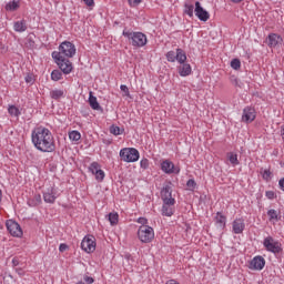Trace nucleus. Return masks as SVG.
Here are the masks:
<instances>
[{
	"mask_svg": "<svg viewBox=\"0 0 284 284\" xmlns=\"http://www.w3.org/2000/svg\"><path fill=\"white\" fill-rule=\"evenodd\" d=\"M31 139L34 148H37L40 152H54L57 150L54 136L47 128H37L34 131H32Z\"/></svg>",
	"mask_w": 284,
	"mask_h": 284,
	"instance_id": "1",
	"label": "nucleus"
},
{
	"mask_svg": "<svg viewBox=\"0 0 284 284\" xmlns=\"http://www.w3.org/2000/svg\"><path fill=\"white\" fill-rule=\"evenodd\" d=\"M77 54V48L70 41H64L60 44L59 51L52 52V59H72Z\"/></svg>",
	"mask_w": 284,
	"mask_h": 284,
	"instance_id": "2",
	"label": "nucleus"
},
{
	"mask_svg": "<svg viewBox=\"0 0 284 284\" xmlns=\"http://www.w3.org/2000/svg\"><path fill=\"white\" fill-rule=\"evenodd\" d=\"M122 34L133 48H143V45L148 44V37L143 32L123 31Z\"/></svg>",
	"mask_w": 284,
	"mask_h": 284,
	"instance_id": "3",
	"label": "nucleus"
},
{
	"mask_svg": "<svg viewBox=\"0 0 284 284\" xmlns=\"http://www.w3.org/2000/svg\"><path fill=\"white\" fill-rule=\"evenodd\" d=\"M138 239L141 243H152L154 241V229L150 225H142L138 230Z\"/></svg>",
	"mask_w": 284,
	"mask_h": 284,
	"instance_id": "4",
	"label": "nucleus"
},
{
	"mask_svg": "<svg viewBox=\"0 0 284 284\" xmlns=\"http://www.w3.org/2000/svg\"><path fill=\"white\" fill-rule=\"evenodd\" d=\"M120 156L122 161H125V163H134L139 159V150L134 148L122 149L120 151Z\"/></svg>",
	"mask_w": 284,
	"mask_h": 284,
	"instance_id": "5",
	"label": "nucleus"
},
{
	"mask_svg": "<svg viewBox=\"0 0 284 284\" xmlns=\"http://www.w3.org/2000/svg\"><path fill=\"white\" fill-rule=\"evenodd\" d=\"M264 247L267 252H272L273 254L281 253V243L274 241V237L267 236L263 242Z\"/></svg>",
	"mask_w": 284,
	"mask_h": 284,
	"instance_id": "6",
	"label": "nucleus"
},
{
	"mask_svg": "<svg viewBox=\"0 0 284 284\" xmlns=\"http://www.w3.org/2000/svg\"><path fill=\"white\" fill-rule=\"evenodd\" d=\"M57 65L60 68L63 74H70L72 72V62H70L69 58H53Z\"/></svg>",
	"mask_w": 284,
	"mask_h": 284,
	"instance_id": "7",
	"label": "nucleus"
},
{
	"mask_svg": "<svg viewBox=\"0 0 284 284\" xmlns=\"http://www.w3.org/2000/svg\"><path fill=\"white\" fill-rule=\"evenodd\" d=\"M7 230L11 234V236H23V231L21 230V225L19 223L8 220L7 223Z\"/></svg>",
	"mask_w": 284,
	"mask_h": 284,
	"instance_id": "8",
	"label": "nucleus"
},
{
	"mask_svg": "<svg viewBox=\"0 0 284 284\" xmlns=\"http://www.w3.org/2000/svg\"><path fill=\"white\" fill-rule=\"evenodd\" d=\"M81 247L87 254H90L97 250V242L93 236H85L81 242Z\"/></svg>",
	"mask_w": 284,
	"mask_h": 284,
	"instance_id": "9",
	"label": "nucleus"
},
{
	"mask_svg": "<svg viewBox=\"0 0 284 284\" xmlns=\"http://www.w3.org/2000/svg\"><path fill=\"white\" fill-rule=\"evenodd\" d=\"M89 170L92 174H94L97 181H103L105 179V172L101 170V165L98 162H93L90 164Z\"/></svg>",
	"mask_w": 284,
	"mask_h": 284,
	"instance_id": "10",
	"label": "nucleus"
},
{
	"mask_svg": "<svg viewBox=\"0 0 284 284\" xmlns=\"http://www.w3.org/2000/svg\"><path fill=\"white\" fill-rule=\"evenodd\" d=\"M195 17H197V19L200 21H209L210 20V12H207V10H204L201 6V2L196 1L195 2Z\"/></svg>",
	"mask_w": 284,
	"mask_h": 284,
	"instance_id": "11",
	"label": "nucleus"
},
{
	"mask_svg": "<svg viewBox=\"0 0 284 284\" xmlns=\"http://www.w3.org/2000/svg\"><path fill=\"white\" fill-rule=\"evenodd\" d=\"M161 170L164 171L165 174H179V172H181V169L175 168L174 163L170 160H164L161 163Z\"/></svg>",
	"mask_w": 284,
	"mask_h": 284,
	"instance_id": "12",
	"label": "nucleus"
},
{
	"mask_svg": "<svg viewBox=\"0 0 284 284\" xmlns=\"http://www.w3.org/2000/svg\"><path fill=\"white\" fill-rule=\"evenodd\" d=\"M161 197L163 203H176V200L172 197V187L170 185H166L161 190Z\"/></svg>",
	"mask_w": 284,
	"mask_h": 284,
	"instance_id": "13",
	"label": "nucleus"
},
{
	"mask_svg": "<svg viewBox=\"0 0 284 284\" xmlns=\"http://www.w3.org/2000/svg\"><path fill=\"white\" fill-rule=\"evenodd\" d=\"M256 119V111L254 110V108H245L243 110V115H242V121H244L245 123H252V121H254Z\"/></svg>",
	"mask_w": 284,
	"mask_h": 284,
	"instance_id": "14",
	"label": "nucleus"
},
{
	"mask_svg": "<svg viewBox=\"0 0 284 284\" xmlns=\"http://www.w3.org/2000/svg\"><path fill=\"white\" fill-rule=\"evenodd\" d=\"M214 223H215L217 230H221V232H223V230L227 225V217L225 215H223L222 212H217L214 216Z\"/></svg>",
	"mask_w": 284,
	"mask_h": 284,
	"instance_id": "15",
	"label": "nucleus"
},
{
	"mask_svg": "<svg viewBox=\"0 0 284 284\" xmlns=\"http://www.w3.org/2000/svg\"><path fill=\"white\" fill-rule=\"evenodd\" d=\"M43 201L44 203H54L57 201V190H54V187H49L43 191Z\"/></svg>",
	"mask_w": 284,
	"mask_h": 284,
	"instance_id": "16",
	"label": "nucleus"
},
{
	"mask_svg": "<svg viewBox=\"0 0 284 284\" xmlns=\"http://www.w3.org/2000/svg\"><path fill=\"white\" fill-rule=\"evenodd\" d=\"M176 202H163L162 216H172L174 214V204Z\"/></svg>",
	"mask_w": 284,
	"mask_h": 284,
	"instance_id": "17",
	"label": "nucleus"
},
{
	"mask_svg": "<svg viewBox=\"0 0 284 284\" xmlns=\"http://www.w3.org/2000/svg\"><path fill=\"white\" fill-rule=\"evenodd\" d=\"M250 265L251 270H263V267H265V258H263V256H255Z\"/></svg>",
	"mask_w": 284,
	"mask_h": 284,
	"instance_id": "18",
	"label": "nucleus"
},
{
	"mask_svg": "<svg viewBox=\"0 0 284 284\" xmlns=\"http://www.w3.org/2000/svg\"><path fill=\"white\" fill-rule=\"evenodd\" d=\"M244 230H245V221L243 219H236L233 221L234 234H243Z\"/></svg>",
	"mask_w": 284,
	"mask_h": 284,
	"instance_id": "19",
	"label": "nucleus"
},
{
	"mask_svg": "<svg viewBox=\"0 0 284 284\" xmlns=\"http://www.w3.org/2000/svg\"><path fill=\"white\" fill-rule=\"evenodd\" d=\"M268 45L270 48H276V45L283 43V38H281V36L276 34V33H271L268 36Z\"/></svg>",
	"mask_w": 284,
	"mask_h": 284,
	"instance_id": "20",
	"label": "nucleus"
},
{
	"mask_svg": "<svg viewBox=\"0 0 284 284\" xmlns=\"http://www.w3.org/2000/svg\"><path fill=\"white\" fill-rule=\"evenodd\" d=\"M180 77H190L192 74V67L189 63H182L179 68Z\"/></svg>",
	"mask_w": 284,
	"mask_h": 284,
	"instance_id": "21",
	"label": "nucleus"
},
{
	"mask_svg": "<svg viewBox=\"0 0 284 284\" xmlns=\"http://www.w3.org/2000/svg\"><path fill=\"white\" fill-rule=\"evenodd\" d=\"M13 29L16 32H26L28 30V24L26 23V20L17 21L13 24Z\"/></svg>",
	"mask_w": 284,
	"mask_h": 284,
	"instance_id": "22",
	"label": "nucleus"
},
{
	"mask_svg": "<svg viewBox=\"0 0 284 284\" xmlns=\"http://www.w3.org/2000/svg\"><path fill=\"white\" fill-rule=\"evenodd\" d=\"M89 104L92 110H103V108H101V104H99V101H97V97L92 95V92H90L89 95Z\"/></svg>",
	"mask_w": 284,
	"mask_h": 284,
	"instance_id": "23",
	"label": "nucleus"
},
{
	"mask_svg": "<svg viewBox=\"0 0 284 284\" xmlns=\"http://www.w3.org/2000/svg\"><path fill=\"white\" fill-rule=\"evenodd\" d=\"M175 61L180 62L181 64L187 61V55L183 49H176Z\"/></svg>",
	"mask_w": 284,
	"mask_h": 284,
	"instance_id": "24",
	"label": "nucleus"
},
{
	"mask_svg": "<svg viewBox=\"0 0 284 284\" xmlns=\"http://www.w3.org/2000/svg\"><path fill=\"white\" fill-rule=\"evenodd\" d=\"M267 216H268L270 221H275V222L281 221V212H278L274 209H271L267 211Z\"/></svg>",
	"mask_w": 284,
	"mask_h": 284,
	"instance_id": "25",
	"label": "nucleus"
},
{
	"mask_svg": "<svg viewBox=\"0 0 284 284\" xmlns=\"http://www.w3.org/2000/svg\"><path fill=\"white\" fill-rule=\"evenodd\" d=\"M184 13L187 14V17H194V4L190 1H186L184 3Z\"/></svg>",
	"mask_w": 284,
	"mask_h": 284,
	"instance_id": "26",
	"label": "nucleus"
},
{
	"mask_svg": "<svg viewBox=\"0 0 284 284\" xmlns=\"http://www.w3.org/2000/svg\"><path fill=\"white\" fill-rule=\"evenodd\" d=\"M227 159H229L231 165L236 166L240 163L239 155L236 153H233V152L227 153Z\"/></svg>",
	"mask_w": 284,
	"mask_h": 284,
	"instance_id": "27",
	"label": "nucleus"
},
{
	"mask_svg": "<svg viewBox=\"0 0 284 284\" xmlns=\"http://www.w3.org/2000/svg\"><path fill=\"white\" fill-rule=\"evenodd\" d=\"M6 10H8L9 12H14V10H19V1L13 0L7 3Z\"/></svg>",
	"mask_w": 284,
	"mask_h": 284,
	"instance_id": "28",
	"label": "nucleus"
},
{
	"mask_svg": "<svg viewBox=\"0 0 284 284\" xmlns=\"http://www.w3.org/2000/svg\"><path fill=\"white\" fill-rule=\"evenodd\" d=\"M50 97L51 99H54L55 101H59V99H61V97H63V90H52L50 91Z\"/></svg>",
	"mask_w": 284,
	"mask_h": 284,
	"instance_id": "29",
	"label": "nucleus"
},
{
	"mask_svg": "<svg viewBox=\"0 0 284 284\" xmlns=\"http://www.w3.org/2000/svg\"><path fill=\"white\" fill-rule=\"evenodd\" d=\"M110 133L113 134L114 136H119L120 134H123V129L113 124L110 126Z\"/></svg>",
	"mask_w": 284,
	"mask_h": 284,
	"instance_id": "30",
	"label": "nucleus"
},
{
	"mask_svg": "<svg viewBox=\"0 0 284 284\" xmlns=\"http://www.w3.org/2000/svg\"><path fill=\"white\" fill-rule=\"evenodd\" d=\"M260 174H262L264 181L272 179V171H270V169H261Z\"/></svg>",
	"mask_w": 284,
	"mask_h": 284,
	"instance_id": "31",
	"label": "nucleus"
},
{
	"mask_svg": "<svg viewBox=\"0 0 284 284\" xmlns=\"http://www.w3.org/2000/svg\"><path fill=\"white\" fill-rule=\"evenodd\" d=\"M63 77V73L60 70H53L51 72V79L52 81H61V78Z\"/></svg>",
	"mask_w": 284,
	"mask_h": 284,
	"instance_id": "32",
	"label": "nucleus"
},
{
	"mask_svg": "<svg viewBox=\"0 0 284 284\" xmlns=\"http://www.w3.org/2000/svg\"><path fill=\"white\" fill-rule=\"evenodd\" d=\"M9 114H11V116H20L21 115V111H19V108H17L16 105H10L8 109Z\"/></svg>",
	"mask_w": 284,
	"mask_h": 284,
	"instance_id": "33",
	"label": "nucleus"
},
{
	"mask_svg": "<svg viewBox=\"0 0 284 284\" xmlns=\"http://www.w3.org/2000/svg\"><path fill=\"white\" fill-rule=\"evenodd\" d=\"M70 141H81V133L79 131L69 132Z\"/></svg>",
	"mask_w": 284,
	"mask_h": 284,
	"instance_id": "34",
	"label": "nucleus"
},
{
	"mask_svg": "<svg viewBox=\"0 0 284 284\" xmlns=\"http://www.w3.org/2000/svg\"><path fill=\"white\" fill-rule=\"evenodd\" d=\"M109 221L111 225H116V223H119V213H110Z\"/></svg>",
	"mask_w": 284,
	"mask_h": 284,
	"instance_id": "35",
	"label": "nucleus"
},
{
	"mask_svg": "<svg viewBox=\"0 0 284 284\" xmlns=\"http://www.w3.org/2000/svg\"><path fill=\"white\" fill-rule=\"evenodd\" d=\"M166 59L168 61H170L171 63H174V61H176V53L174 51H169L166 53Z\"/></svg>",
	"mask_w": 284,
	"mask_h": 284,
	"instance_id": "36",
	"label": "nucleus"
},
{
	"mask_svg": "<svg viewBox=\"0 0 284 284\" xmlns=\"http://www.w3.org/2000/svg\"><path fill=\"white\" fill-rule=\"evenodd\" d=\"M231 68H233V70H240L241 69V60L233 59L231 61Z\"/></svg>",
	"mask_w": 284,
	"mask_h": 284,
	"instance_id": "37",
	"label": "nucleus"
},
{
	"mask_svg": "<svg viewBox=\"0 0 284 284\" xmlns=\"http://www.w3.org/2000/svg\"><path fill=\"white\" fill-rule=\"evenodd\" d=\"M186 186L189 187V190H191V192H194V190H195V187H196V181H194V180H189L187 182H186Z\"/></svg>",
	"mask_w": 284,
	"mask_h": 284,
	"instance_id": "38",
	"label": "nucleus"
},
{
	"mask_svg": "<svg viewBox=\"0 0 284 284\" xmlns=\"http://www.w3.org/2000/svg\"><path fill=\"white\" fill-rule=\"evenodd\" d=\"M140 168H142V170H148V168H150V161L148 159H142L140 162Z\"/></svg>",
	"mask_w": 284,
	"mask_h": 284,
	"instance_id": "39",
	"label": "nucleus"
},
{
	"mask_svg": "<svg viewBox=\"0 0 284 284\" xmlns=\"http://www.w3.org/2000/svg\"><path fill=\"white\" fill-rule=\"evenodd\" d=\"M26 45H27V48H30V49L34 48V45H36L34 39L31 36L28 37Z\"/></svg>",
	"mask_w": 284,
	"mask_h": 284,
	"instance_id": "40",
	"label": "nucleus"
},
{
	"mask_svg": "<svg viewBox=\"0 0 284 284\" xmlns=\"http://www.w3.org/2000/svg\"><path fill=\"white\" fill-rule=\"evenodd\" d=\"M121 91L125 93V97H130V90L128 89V85L122 84L120 87Z\"/></svg>",
	"mask_w": 284,
	"mask_h": 284,
	"instance_id": "41",
	"label": "nucleus"
},
{
	"mask_svg": "<svg viewBox=\"0 0 284 284\" xmlns=\"http://www.w3.org/2000/svg\"><path fill=\"white\" fill-rule=\"evenodd\" d=\"M24 81H26V83H30V85H32V83H34V78L32 75L28 74L24 78Z\"/></svg>",
	"mask_w": 284,
	"mask_h": 284,
	"instance_id": "42",
	"label": "nucleus"
},
{
	"mask_svg": "<svg viewBox=\"0 0 284 284\" xmlns=\"http://www.w3.org/2000/svg\"><path fill=\"white\" fill-rule=\"evenodd\" d=\"M138 223H140L141 225H148V219H145V217H139V219H138Z\"/></svg>",
	"mask_w": 284,
	"mask_h": 284,
	"instance_id": "43",
	"label": "nucleus"
},
{
	"mask_svg": "<svg viewBox=\"0 0 284 284\" xmlns=\"http://www.w3.org/2000/svg\"><path fill=\"white\" fill-rule=\"evenodd\" d=\"M84 1L85 6H88L89 8H93L94 6V0H82Z\"/></svg>",
	"mask_w": 284,
	"mask_h": 284,
	"instance_id": "44",
	"label": "nucleus"
},
{
	"mask_svg": "<svg viewBox=\"0 0 284 284\" xmlns=\"http://www.w3.org/2000/svg\"><path fill=\"white\" fill-rule=\"evenodd\" d=\"M265 195H266L270 200H272V199H274L275 193H274L273 191H266Z\"/></svg>",
	"mask_w": 284,
	"mask_h": 284,
	"instance_id": "45",
	"label": "nucleus"
},
{
	"mask_svg": "<svg viewBox=\"0 0 284 284\" xmlns=\"http://www.w3.org/2000/svg\"><path fill=\"white\" fill-rule=\"evenodd\" d=\"M128 2H129L131 6H139V3H141V0H128Z\"/></svg>",
	"mask_w": 284,
	"mask_h": 284,
	"instance_id": "46",
	"label": "nucleus"
},
{
	"mask_svg": "<svg viewBox=\"0 0 284 284\" xmlns=\"http://www.w3.org/2000/svg\"><path fill=\"white\" fill-rule=\"evenodd\" d=\"M84 281H85V283H88V284L94 283V278H93V277H90V276H85V277H84Z\"/></svg>",
	"mask_w": 284,
	"mask_h": 284,
	"instance_id": "47",
	"label": "nucleus"
},
{
	"mask_svg": "<svg viewBox=\"0 0 284 284\" xmlns=\"http://www.w3.org/2000/svg\"><path fill=\"white\" fill-rule=\"evenodd\" d=\"M59 250L60 252H65V250H68V244H60Z\"/></svg>",
	"mask_w": 284,
	"mask_h": 284,
	"instance_id": "48",
	"label": "nucleus"
},
{
	"mask_svg": "<svg viewBox=\"0 0 284 284\" xmlns=\"http://www.w3.org/2000/svg\"><path fill=\"white\" fill-rule=\"evenodd\" d=\"M12 265H13V267H17L19 265V257L12 258Z\"/></svg>",
	"mask_w": 284,
	"mask_h": 284,
	"instance_id": "49",
	"label": "nucleus"
},
{
	"mask_svg": "<svg viewBox=\"0 0 284 284\" xmlns=\"http://www.w3.org/2000/svg\"><path fill=\"white\" fill-rule=\"evenodd\" d=\"M17 274H19V276H23L26 273L23 272V268H16Z\"/></svg>",
	"mask_w": 284,
	"mask_h": 284,
	"instance_id": "50",
	"label": "nucleus"
},
{
	"mask_svg": "<svg viewBox=\"0 0 284 284\" xmlns=\"http://www.w3.org/2000/svg\"><path fill=\"white\" fill-rule=\"evenodd\" d=\"M280 187L284 192V178L280 180Z\"/></svg>",
	"mask_w": 284,
	"mask_h": 284,
	"instance_id": "51",
	"label": "nucleus"
},
{
	"mask_svg": "<svg viewBox=\"0 0 284 284\" xmlns=\"http://www.w3.org/2000/svg\"><path fill=\"white\" fill-rule=\"evenodd\" d=\"M165 284H180V283L176 282L175 280H170V281H168Z\"/></svg>",
	"mask_w": 284,
	"mask_h": 284,
	"instance_id": "52",
	"label": "nucleus"
},
{
	"mask_svg": "<svg viewBox=\"0 0 284 284\" xmlns=\"http://www.w3.org/2000/svg\"><path fill=\"white\" fill-rule=\"evenodd\" d=\"M36 201H38V203H41V195H37Z\"/></svg>",
	"mask_w": 284,
	"mask_h": 284,
	"instance_id": "53",
	"label": "nucleus"
},
{
	"mask_svg": "<svg viewBox=\"0 0 284 284\" xmlns=\"http://www.w3.org/2000/svg\"><path fill=\"white\" fill-rule=\"evenodd\" d=\"M232 1V3H241V1H243V0H231Z\"/></svg>",
	"mask_w": 284,
	"mask_h": 284,
	"instance_id": "54",
	"label": "nucleus"
},
{
	"mask_svg": "<svg viewBox=\"0 0 284 284\" xmlns=\"http://www.w3.org/2000/svg\"><path fill=\"white\" fill-rule=\"evenodd\" d=\"M1 199H2V193H1V190H0V201H1Z\"/></svg>",
	"mask_w": 284,
	"mask_h": 284,
	"instance_id": "55",
	"label": "nucleus"
}]
</instances>
